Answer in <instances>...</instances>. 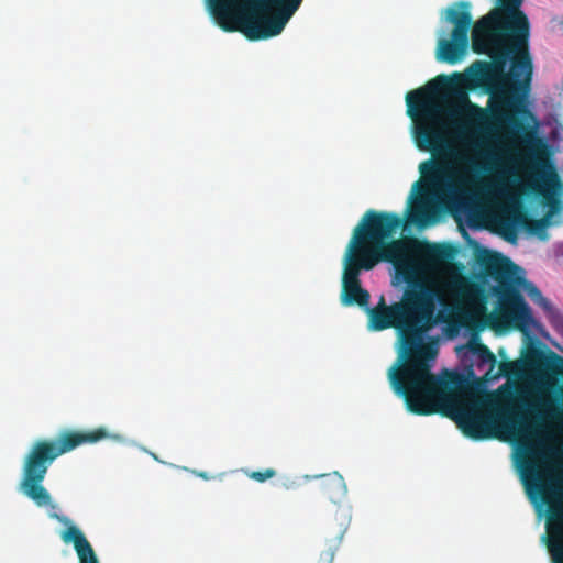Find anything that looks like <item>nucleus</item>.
I'll return each instance as SVG.
<instances>
[{
  "label": "nucleus",
  "mask_w": 563,
  "mask_h": 563,
  "mask_svg": "<svg viewBox=\"0 0 563 563\" xmlns=\"http://www.w3.org/2000/svg\"><path fill=\"white\" fill-rule=\"evenodd\" d=\"M429 376L400 395L407 409L419 416L440 413L450 418L472 440L492 439L499 431L521 438L563 426V409L552 399L526 404L510 383L487 391L481 382H471L457 372L444 369L438 377L429 371Z\"/></svg>",
  "instance_id": "obj_1"
},
{
  "label": "nucleus",
  "mask_w": 563,
  "mask_h": 563,
  "mask_svg": "<svg viewBox=\"0 0 563 563\" xmlns=\"http://www.w3.org/2000/svg\"><path fill=\"white\" fill-rule=\"evenodd\" d=\"M523 0H497L496 7L472 29V49L490 62H476L478 85L494 99L493 115L508 124L506 114L533 118L525 106L533 75L529 53V21Z\"/></svg>",
  "instance_id": "obj_2"
},
{
  "label": "nucleus",
  "mask_w": 563,
  "mask_h": 563,
  "mask_svg": "<svg viewBox=\"0 0 563 563\" xmlns=\"http://www.w3.org/2000/svg\"><path fill=\"white\" fill-rule=\"evenodd\" d=\"M453 87V79L438 75L426 86L417 88L406 96L407 114L412 121V135L416 146L430 152L435 159H427L419 165L424 181L449 194L459 190L453 181L452 168L448 162L454 153L449 123L440 103V95Z\"/></svg>",
  "instance_id": "obj_3"
},
{
  "label": "nucleus",
  "mask_w": 563,
  "mask_h": 563,
  "mask_svg": "<svg viewBox=\"0 0 563 563\" xmlns=\"http://www.w3.org/2000/svg\"><path fill=\"white\" fill-rule=\"evenodd\" d=\"M508 126L527 151L518 156L529 175L528 188L542 198L549 210L540 219H530L518 208H505L494 218V223L507 241H515L517 227L525 228L540 240H548L552 216L561 208L558 196L563 195V183L555 166L547 157V144L537 135V128L526 124L515 115L506 114Z\"/></svg>",
  "instance_id": "obj_4"
},
{
  "label": "nucleus",
  "mask_w": 563,
  "mask_h": 563,
  "mask_svg": "<svg viewBox=\"0 0 563 563\" xmlns=\"http://www.w3.org/2000/svg\"><path fill=\"white\" fill-rule=\"evenodd\" d=\"M368 328L383 331L394 328L398 331L401 351L398 363L388 372V378L397 395L404 394L415 384L429 378L438 350L432 344L423 343V335L433 325L420 318L418 309L401 299L390 306L386 305L384 296L378 303L367 310Z\"/></svg>",
  "instance_id": "obj_5"
},
{
  "label": "nucleus",
  "mask_w": 563,
  "mask_h": 563,
  "mask_svg": "<svg viewBox=\"0 0 563 563\" xmlns=\"http://www.w3.org/2000/svg\"><path fill=\"white\" fill-rule=\"evenodd\" d=\"M485 271L499 284L500 316L515 329L526 331L534 322L531 309L518 289L522 288L543 309L552 328L563 336V314L533 283L525 278L518 265L507 257H495L485 264Z\"/></svg>",
  "instance_id": "obj_6"
},
{
  "label": "nucleus",
  "mask_w": 563,
  "mask_h": 563,
  "mask_svg": "<svg viewBox=\"0 0 563 563\" xmlns=\"http://www.w3.org/2000/svg\"><path fill=\"white\" fill-rule=\"evenodd\" d=\"M404 227V219L394 212L367 210L355 227L347 245L362 260L365 271L380 262L397 266L407 260L408 243L394 236Z\"/></svg>",
  "instance_id": "obj_7"
},
{
  "label": "nucleus",
  "mask_w": 563,
  "mask_h": 563,
  "mask_svg": "<svg viewBox=\"0 0 563 563\" xmlns=\"http://www.w3.org/2000/svg\"><path fill=\"white\" fill-rule=\"evenodd\" d=\"M395 267L396 277L407 285L402 300L418 309V314L429 325H434L437 302L441 301L440 291L424 278L416 263L406 260Z\"/></svg>",
  "instance_id": "obj_8"
},
{
  "label": "nucleus",
  "mask_w": 563,
  "mask_h": 563,
  "mask_svg": "<svg viewBox=\"0 0 563 563\" xmlns=\"http://www.w3.org/2000/svg\"><path fill=\"white\" fill-rule=\"evenodd\" d=\"M471 3L456 1L445 10L448 22L454 25L451 38L438 41L437 59L451 65L459 63L468 48V31L472 25Z\"/></svg>",
  "instance_id": "obj_9"
},
{
  "label": "nucleus",
  "mask_w": 563,
  "mask_h": 563,
  "mask_svg": "<svg viewBox=\"0 0 563 563\" xmlns=\"http://www.w3.org/2000/svg\"><path fill=\"white\" fill-rule=\"evenodd\" d=\"M528 494L533 501L540 497L548 505V549L553 563H563V487L555 484H537L534 490L529 486Z\"/></svg>",
  "instance_id": "obj_10"
},
{
  "label": "nucleus",
  "mask_w": 563,
  "mask_h": 563,
  "mask_svg": "<svg viewBox=\"0 0 563 563\" xmlns=\"http://www.w3.org/2000/svg\"><path fill=\"white\" fill-rule=\"evenodd\" d=\"M109 438L111 434L104 427L88 431L64 430L55 440L36 441L29 452L51 465L58 456L82 444L97 443Z\"/></svg>",
  "instance_id": "obj_11"
},
{
  "label": "nucleus",
  "mask_w": 563,
  "mask_h": 563,
  "mask_svg": "<svg viewBox=\"0 0 563 563\" xmlns=\"http://www.w3.org/2000/svg\"><path fill=\"white\" fill-rule=\"evenodd\" d=\"M362 271H365L364 263L347 247L342 275L341 303L343 306L366 307L368 305L369 292L362 288L360 280Z\"/></svg>",
  "instance_id": "obj_12"
},
{
  "label": "nucleus",
  "mask_w": 563,
  "mask_h": 563,
  "mask_svg": "<svg viewBox=\"0 0 563 563\" xmlns=\"http://www.w3.org/2000/svg\"><path fill=\"white\" fill-rule=\"evenodd\" d=\"M49 465L30 452L26 454L23 464V478L21 489L37 506H47L52 497L47 489L42 485Z\"/></svg>",
  "instance_id": "obj_13"
},
{
  "label": "nucleus",
  "mask_w": 563,
  "mask_h": 563,
  "mask_svg": "<svg viewBox=\"0 0 563 563\" xmlns=\"http://www.w3.org/2000/svg\"><path fill=\"white\" fill-rule=\"evenodd\" d=\"M62 540L65 543H73L79 563H99L92 545L77 526L69 525L62 532Z\"/></svg>",
  "instance_id": "obj_14"
},
{
  "label": "nucleus",
  "mask_w": 563,
  "mask_h": 563,
  "mask_svg": "<svg viewBox=\"0 0 563 563\" xmlns=\"http://www.w3.org/2000/svg\"><path fill=\"white\" fill-rule=\"evenodd\" d=\"M481 134L482 130L474 126L471 129L470 133H467V140H470V144L477 152L479 157L485 161V163L478 165L471 162L470 166L475 170L490 172L496 161V156L486 147L484 140L481 139Z\"/></svg>",
  "instance_id": "obj_15"
},
{
  "label": "nucleus",
  "mask_w": 563,
  "mask_h": 563,
  "mask_svg": "<svg viewBox=\"0 0 563 563\" xmlns=\"http://www.w3.org/2000/svg\"><path fill=\"white\" fill-rule=\"evenodd\" d=\"M518 369V365L516 362L504 361L499 364L497 363V367L487 368L485 374L482 377H476L472 366L466 368L465 376L468 377L471 382H481L482 388H485V385L489 382L496 380L501 376L510 377L516 374Z\"/></svg>",
  "instance_id": "obj_16"
},
{
  "label": "nucleus",
  "mask_w": 563,
  "mask_h": 563,
  "mask_svg": "<svg viewBox=\"0 0 563 563\" xmlns=\"http://www.w3.org/2000/svg\"><path fill=\"white\" fill-rule=\"evenodd\" d=\"M322 477L323 481L321 485L327 498L334 504L341 503L347 493L343 476L338 472H333L328 475H322Z\"/></svg>",
  "instance_id": "obj_17"
},
{
  "label": "nucleus",
  "mask_w": 563,
  "mask_h": 563,
  "mask_svg": "<svg viewBox=\"0 0 563 563\" xmlns=\"http://www.w3.org/2000/svg\"><path fill=\"white\" fill-rule=\"evenodd\" d=\"M452 295L461 300H471L477 292V286L465 278H457L449 284Z\"/></svg>",
  "instance_id": "obj_18"
},
{
  "label": "nucleus",
  "mask_w": 563,
  "mask_h": 563,
  "mask_svg": "<svg viewBox=\"0 0 563 563\" xmlns=\"http://www.w3.org/2000/svg\"><path fill=\"white\" fill-rule=\"evenodd\" d=\"M471 351L478 360L477 368L481 369L485 366L487 368L497 367L496 356L485 344L475 343L471 346Z\"/></svg>",
  "instance_id": "obj_19"
},
{
  "label": "nucleus",
  "mask_w": 563,
  "mask_h": 563,
  "mask_svg": "<svg viewBox=\"0 0 563 563\" xmlns=\"http://www.w3.org/2000/svg\"><path fill=\"white\" fill-rule=\"evenodd\" d=\"M529 358L547 368H554L556 364L562 361V358L552 351H548L547 353L542 351H534L531 353Z\"/></svg>",
  "instance_id": "obj_20"
},
{
  "label": "nucleus",
  "mask_w": 563,
  "mask_h": 563,
  "mask_svg": "<svg viewBox=\"0 0 563 563\" xmlns=\"http://www.w3.org/2000/svg\"><path fill=\"white\" fill-rule=\"evenodd\" d=\"M344 534V530L340 529L333 539L329 540V544L327 549L320 554L318 563H332L334 559L335 551L340 545L342 538Z\"/></svg>",
  "instance_id": "obj_21"
},
{
  "label": "nucleus",
  "mask_w": 563,
  "mask_h": 563,
  "mask_svg": "<svg viewBox=\"0 0 563 563\" xmlns=\"http://www.w3.org/2000/svg\"><path fill=\"white\" fill-rule=\"evenodd\" d=\"M427 218V207L423 200H417L410 209L409 219L416 223H422Z\"/></svg>",
  "instance_id": "obj_22"
},
{
  "label": "nucleus",
  "mask_w": 563,
  "mask_h": 563,
  "mask_svg": "<svg viewBox=\"0 0 563 563\" xmlns=\"http://www.w3.org/2000/svg\"><path fill=\"white\" fill-rule=\"evenodd\" d=\"M276 475V471L274 468H265L263 471H252L247 474V476L256 481L258 483H263L269 478H273Z\"/></svg>",
  "instance_id": "obj_23"
},
{
  "label": "nucleus",
  "mask_w": 563,
  "mask_h": 563,
  "mask_svg": "<svg viewBox=\"0 0 563 563\" xmlns=\"http://www.w3.org/2000/svg\"><path fill=\"white\" fill-rule=\"evenodd\" d=\"M443 252L438 245H430V256L432 258H439L442 256Z\"/></svg>",
  "instance_id": "obj_24"
},
{
  "label": "nucleus",
  "mask_w": 563,
  "mask_h": 563,
  "mask_svg": "<svg viewBox=\"0 0 563 563\" xmlns=\"http://www.w3.org/2000/svg\"><path fill=\"white\" fill-rule=\"evenodd\" d=\"M470 107L475 109L482 115V110L479 108H477L475 104L470 103Z\"/></svg>",
  "instance_id": "obj_25"
},
{
  "label": "nucleus",
  "mask_w": 563,
  "mask_h": 563,
  "mask_svg": "<svg viewBox=\"0 0 563 563\" xmlns=\"http://www.w3.org/2000/svg\"><path fill=\"white\" fill-rule=\"evenodd\" d=\"M459 96H460L461 99L467 100V96L464 92H462V91L459 92Z\"/></svg>",
  "instance_id": "obj_26"
},
{
  "label": "nucleus",
  "mask_w": 563,
  "mask_h": 563,
  "mask_svg": "<svg viewBox=\"0 0 563 563\" xmlns=\"http://www.w3.org/2000/svg\"><path fill=\"white\" fill-rule=\"evenodd\" d=\"M453 77L457 80H461L462 79V76L460 74H454Z\"/></svg>",
  "instance_id": "obj_27"
},
{
  "label": "nucleus",
  "mask_w": 563,
  "mask_h": 563,
  "mask_svg": "<svg viewBox=\"0 0 563 563\" xmlns=\"http://www.w3.org/2000/svg\"><path fill=\"white\" fill-rule=\"evenodd\" d=\"M419 187H420L419 181L415 183L413 188L416 189V188H419Z\"/></svg>",
  "instance_id": "obj_28"
},
{
  "label": "nucleus",
  "mask_w": 563,
  "mask_h": 563,
  "mask_svg": "<svg viewBox=\"0 0 563 563\" xmlns=\"http://www.w3.org/2000/svg\"><path fill=\"white\" fill-rule=\"evenodd\" d=\"M200 476L203 477V478H207L205 473H201Z\"/></svg>",
  "instance_id": "obj_29"
}]
</instances>
